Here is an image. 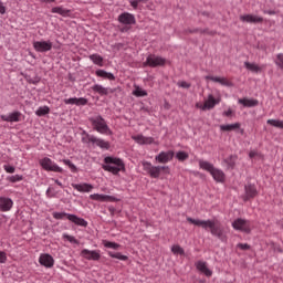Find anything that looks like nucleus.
I'll list each match as a JSON object with an SVG mask.
<instances>
[{
	"label": "nucleus",
	"instance_id": "obj_1",
	"mask_svg": "<svg viewBox=\"0 0 283 283\" xmlns=\"http://www.w3.org/2000/svg\"><path fill=\"white\" fill-rule=\"evenodd\" d=\"M187 222L195 224V227H201V229H205L206 231L207 229H210L211 235H214L221 240V242H227V233L218 220H200L187 217Z\"/></svg>",
	"mask_w": 283,
	"mask_h": 283
},
{
	"label": "nucleus",
	"instance_id": "obj_2",
	"mask_svg": "<svg viewBox=\"0 0 283 283\" xmlns=\"http://www.w3.org/2000/svg\"><path fill=\"white\" fill-rule=\"evenodd\" d=\"M199 167L203 170V171H208V174H210V176H212L213 180H216V182H224L227 176L224 175V171L216 168V166H213V164L205 160V159H199Z\"/></svg>",
	"mask_w": 283,
	"mask_h": 283
},
{
	"label": "nucleus",
	"instance_id": "obj_3",
	"mask_svg": "<svg viewBox=\"0 0 283 283\" xmlns=\"http://www.w3.org/2000/svg\"><path fill=\"white\" fill-rule=\"evenodd\" d=\"M104 163L102 169L109 171L114 176L118 175L119 171H125V163H123L120 158L105 157Z\"/></svg>",
	"mask_w": 283,
	"mask_h": 283
},
{
	"label": "nucleus",
	"instance_id": "obj_4",
	"mask_svg": "<svg viewBox=\"0 0 283 283\" xmlns=\"http://www.w3.org/2000/svg\"><path fill=\"white\" fill-rule=\"evenodd\" d=\"M143 168L150 178H160V174H169V166H154L149 161H144Z\"/></svg>",
	"mask_w": 283,
	"mask_h": 283
},
{
	"label": "nucleus",
	"instance_id": "obj_5",
	"mask_svg": "<svg viewBox=\"0 0 283 283\" xmlns=\"http://www.w3.org/2000/svg\"><path fill=\"white\" fill-rule=\"evenodd\" d=\"M53 218L55 220H69L70 222H73V224H76V227H87V221L85 219L76 216V214H70L66 212H53Z\"/></svg>",
	"mask_w": 283,
	"mask_h": 283
},
{
	"label": "nucleus",
	"instance_id": "obj_6",
	"mask_svg": "<svg viewBox=\"0 0 283 283\" xmlns=\"http://www.w3.org/2000/svg\"><path fill=\"white\" fill-rule=\"evenodd\" d=\"M117 21L122 23L120 32H129L132 25L136 24V17L129 12H124L118 15Z\"/></svg>",
	"mask_w": 283,
	"mask_h": 283
},
{
	"label": "nucleus",
	"instance_id": "obj_7",
	"mask_svg": "<svg viewBox=\"0 0 283 283\" xmlns=\"http://www.w3.org/2000/svg\"><path fill=\"white\" fill-rule=\"evenodd\" d=\"M91 123L93 125V129H95V132H98V134L112 136V129H109V126H107V122H105V118H103L102 116L92 118Z\"/></svg>",
	"mask_w": 283,
	"mask_h": 283
},
{
	"label": "nucleus",
	"instance_id": "obj_8",
	"mask_svg": "<svg viewBox=\"0 0 283 283\" xmlns=\"http://www.w3.org/2000/svg\"><path fill=\"white\" fill-rule=\"evenodd\" d=\"M40 166L44 171H54V174H63V168H61L56 163H54L49 157L40 159Z\"/></svg>",
	"mask_w": 283,
	"mask_h": 283
},
{
	"label": "nucleus",
	"instance_id": "obj_9",
	"mask_svg": "<svg viewBox=\"0 0 283 283\" xmlns=\"http://www.w3.org/2000/svg\"><path fill=\"white\" fill-rule=\"evenodd\" d=\"M166 63V59L155 54H149L143 65L144 67H163Z\"/></svg>",
	"mask_w": 283,
	"mask_h": 283
},
{
	"label": "nucleus",
	"instance_id": "obj_10",
	"mask_svg": "<svg viewBox=\"0 0 283 283\" xmlns=\"http://www.w3.org/2000/svg\"><path fill=\"white\" fill-rule=\"evenodd\" d=\"M232 228L235 231H241L242 233H251V221L239 218L232 222Z\"/></svg>",
	"mask_w": 283,
	"mask_h": 283
},
{
	"label": "nucleus",
	"instance_id": "obj_11",
	"mask_svg": "<svg viewBox=\"0 0 283 283\" xmlns=\"http://www.w3.org/2000/svg\"><path fill=\"white\" fill-rule=\"evenodd\" d=\"M174 156H176L174 150L161 151L155 157V160L160 165H167V163H171V160H174Z\"/></svg>",
	"mask_w": 283,
	"mask_h": 283
},
{
	"label": "nucleus",
	"instance_id": "obj_12",
	"mask_svg": "<svg viewBox=\"0 0 283 283\" xmlns=\"http://www.w3.org/2000/svg\"><path fill=\"white\" fill-rule=\"evenodd\" d=\"M33 49L35 52H50L52 50V41H35L33 42Z\"/></svg>",
	"mask_w": 283,
	"mask_h": 283
},
{
	"label": "nucleus",
	"instance_id": "obj_13",
	"mask_svg": "<svg viewBox=\"0 0 283 283\" xmlns=\"http://www.w3.org/2000/svg\"><path fill=\"white\" fill-rule=\"evenodd\" d=\"M91 200H96L97 202H118V198L112 197L109 195H98V193H93L90 195Z\"/></svg>",
	"mask_w": 283,
	"mask_h": 283
},
{
	"label": "nucleus",
	"instance_id": "obj_14",
	"mask_svg": "<svg viewBox=\"0 0 283 283\" xmlns=\"http://www.w3.org/2000/svg\"><path fill=\"white\" fill-rule=\"evenodd\" d=\"M88 143H92L93 145H96L101 149H109V142H105L104 139L97 138L94 135H87Z\"/></svg>",
	"mask_w": 283,
	"mask_h": 283
},
{
	"label": "nucleus",
	"instance_id": "obj_15",
	"mask_svg": "<svg viewBox=\"0 0 283 283\" xmlns=\"http://www.w3.org/2000/svg\"><path fill=\"white\" fill-rule=\"evenodd\" d=\"M39 263L45 269H52L54 266V258L51 254L42 253L40 254Z\"/></svg>",
	"mask_w": 283,
	"mask_h": 283
},
{
	"label": "nucleus",
	"instance_id": "obj_16",
	"mask_svg": "<svg viewBox=\"0 0 283 283\" xmlns=\"http://www.w3.org/2000/svg\"><path fill=\"white\" fill-rule=\"evenodd\" d=\"M21 116H22L21 112L17 111L8 115H1L0 118L6 123H19L21 122Z\"/></svg>",
	"mask_w": 283,
	"mask_h": 283
},
{
	"label": "nucleus",
	"instance_id": "obj_17",
	"mask_svg": "<svg viewBox=\"0 0 283 283\" xmlns=\"http://www.w3.org/2000/svg\"><path fill=\"white\" fill-rule=\"evenodd\" d=\"M240 21L243 23H262L264 21V18L253 14H244L240 15Z\"/></svg>",
	"mask_w": 283,
	"mask_h": 283
},
{
	"label": "nucleus",
	"instance_id": "obj_18",
	"mask_svg": "<svg viewBox=\"0 0 283 283\" xmlns=\"http://www.w3.org/2000/svg\"><path fill=\"white\" fill-rule=\"evenodd\" d=\"M93 92L99 94V96H108V94H114V88L104 87L103 85L95 84L92 86Z\"/></svg>",
	"mask_w": 283,
	"mask_h": 283
},
{
	"label": "nucleus",
	"instance_id": "obj_19",
	"mask_svg": "<svg viewBox=\"0 0 283 283\" xmlns=\"http://www.w3.org/2000/svg\"><path fill=\"white\" fill-rule=\"evenodd\" d=\"M245 196L243 197L244 202L251 200V198H255L258 196V188L254 185H247L245 186Z\"/></svg>",
	"mask_w": 283,
	"mask_h": 283
},
{
	"label": "nucleus",
	"instance_id": "obj_20",
	"mask_svg": "<svg viewBox=\"0 0 283 283\" xmlns=\"http://www.w3.org/2000/svg\"><path fill=\"white\" fill-rule=\"evenodd\" d=\"M196 268H197V271H200V273H203L206 277H211V275H213V272L209 270V268L207 266V262L205 261H198L196 263Z\"/></svg>",
	"mask_w": 283,
	"mask_h": 283
},
{
	"label": "nucleus",
	"instance_id": "obj_21",
	"mask_svg": "<svg viewBox=\"0 0 283 283\" xmlns=\"http://www.w3.org/2000/svg\"><path fill=\"white\" fill-rule=\"evenodd\" d=\"M72 187L81 193H90V191L94 189V186H92L91 184H72Z\"/></svg>",
	"mask_w": 283,
	"mask_h": 283
},
{
	"label": "nucleus",
	"instance_id": "obj_22",
	"mask_svg": "<svg viewBox=\"0 0 283 283\" xmlns=\"http://www.w3.org/2000/svg\"><path fill=\"white\" fill-rule=\"evenodd\" d=\"M206 81H212L213 83H219L220 85H224L226 87H231V82L226 77L211 76L207 75Z\"/></svg>",
	"mask_w": 283,
	"mask_h": 283
},
{
	"label": "nucleus",
	"instance_id": "obj_23",
	"mask_svg": "<svg viewBox=\"0 0 283 283\" xmlns=\"http://www.w3.org/2000/svg\"><path fill=\"white\" fill-rule=\"evenodd\" d=\"M132 138L138 145H151L154 143V137H145L143 135H134Z\"/></svg>",
	"mask_w": 283,
	"mask_h": 283
},
{
	"label": "nucleus",
	"instance_id": "obj_24",
	"mask_svg": "<svg viewBox=\"0 0 283 283\" xmlns=\"http://www.w3.org/2000/svg\"><path fill=\"white\" fill-rule=\"evenodd\" d=\"M81 255H83L85 260H101V254L97 251L84 249L82 250Z\"/></svg>",
	"mask_w": 283,
	"mask_h": 283
},
{
	"label": "nucleus",
	"instance_id": "obj_25",
	"mask_svg": "<svg viewBox=\"0 0 283 283\" xmlns=\"http://www.w3.org/2000/svg\"><path fill=\"white\" fill-rule=\"evenodd\" d=\"M220 103V99H216L211 94L208 96V99L205 101L202 109H213L216 105Z\"/></svg>",
	"mask_w": 283,
	"mask_h": 283
},
{
	"label": "nucleus",
	"instance_id": "obj_26",
	"mask_svg": "<svg viewBox=\"0 0 283 283\" xmlns=\"http://www.w3.org/2000/svg\"><path fill=\"white\" fill-rule=\"evenodd\" d=\"M12 199L1 197L0 198V211H10L12 209Z\"/></svg>",
	"mask_w": 283,
	"mask_h": 283
},
{
	"label": "nucleus",
	"instance_id": "obj_27",
	"mask_svg": "<svg viewBox=\"0 0 283 283\" xmlns=\"http://www.w3.org/2000/svg\"><path fill=\"white\" fill-rule=\"evenodd\" d=\"M239 103L244 107H258V105L260 104L258 99H249V98H240Z\"/></svg>",
	"mask_w": 283,
	"mask_h": 283
},
{
	"label": "nucleus",
	"instance_id": "obj_28",
	"mask_svg": "<svg viewBox=\"0 0 283 283\" xmlns=\"http://www.w3.org/2000/svg\"><path fill=\"white\" fill-rule=\"evenodd\" d=\"M240 127H241L240 123L220 125L221 132H235L240 129Z\"/></svg>",
	"mask_w": 283,
	"mask_h": 283
},
{
	"label": "nucleus",
	"instance_id": "obj_29",
	"mask_svg": "<svg viewBox=\"0 0 283 283\" xmlns=\"http://www.w3.org/2000/svg\"><path fill=\"white\" fill-rule=\"evenodd\" d=\"M51 12L53 14H60L61 17H70V10L63 7H54L52 8Z\"/></svg>",
	"mask_w": 283,
	"mask_h": 283
},
{
	"label": "nucleus",
	"instance_id": "obj_30",
	"mask_svg": "<svg viewBox=\"0 0 283 283\" xmlns=\"http://www.w3.org/2000/svg\"><path fill=\"white\" fill-rule=\"evenodd\" d=\"M96 76H99L101 78H108V81H115V76L112 73H108L107 71L104 70H97L95 72Z\"/></svg>",
	"mask_w": 283,
	"mask_h": 283
},
{
	"label": "nucleus",
	"instance_id": "obj_31",
	"mask_svg": "<svg viewBox=\"0 0 283 283\" xmlns=\"http://www.w3.org/2000/svg\"><path fill=\"white\" fill-rule=\"evenodd\" d=\"M244 66L247 67V70H249L250 72H254L255 74H258V72H262V67H260L255 63L244 62Z\"/></svg>",
	"mask_w": 283,
	"mask_h": 283
},
{
	"label": "nucleus",
	"instance_id": "obj_32",
	"mask_svg": "<svg viewBox=\"0 0 283 283\" xmlns=\"http://www.w3.org/2000/svg\"><path fill=\"white\" fill-rule=\"evenodd\" d=\"M235 160H238V157L231 155L230 157L226 158L223 163L227 165L228 169H233L235 167Z\"/></svg>",
	"mask_w": 283,
	"mask_h": 283
},
{
	"label": "nucleus",
	"instance_id": "obj_33",
	"mask_svg": "<svg viewBox=\"0 0 283 283\" xmlns=\"http://www.w3.org/2000/svg\"><path fill=\"white\" fill-rule=\"evenodd\" d=\"M90 59L95 65L103 67V56H101L99 54H92L90 55Z\"/></svg>",
	"mask_w": 283,
	"mask_h": 283
},
{
	"label": "nucleus",
	"instance_id": "obj_34",
	"mask_svg": "<svg viewBox=\"0 0 283 283\" xmlns=\"http://www.w3.org/2000/svg\"><path fill=\"white\" fill-rule=\"evenodd\" d=\"M176 158L179 163H185V160L189 159V153L180 150L176 154Z\"/></svg>",
	"mask_w": 283,
	"mask_h": 283
},
{
	"label": "nucleus",
	"instance_id": "obj_35",
	"mask_svg": "<svg viewBox=\"0 0 283 283\" xmlns=\"http://www.w3.org/2000/svg\"><path fill=\"white\" fill-rule=\"evenodd\" d=\"M35 114L38 116H48L50 114V107L49 106H41L36 109Z\"/></svg>",
	"mask_w": 283,
	"mask_h": 283
},
{
	"label": "nucleus",
	"instance_id": "obj_36",
	"mask_svg": "<svg viewBox=\"0 0 283 283\" xmlns=\"http://www.w3.org/2000/svg\"><path fill=\"white\" fill-rule=\"evenodd\" d=\"M268 125L277 127V129H283V120L280 119H268Z\"/></svg>",
	"mask_w": 283,
	"mask_h": 283
},
{
	"label": "nucleus",
	"instance_id": "obj_37",
	"mask_svg": "<svg viewBox=\"0 0 283 283\" xmlns=\"http://www.w3.org/2000/svg\"><path fill=\"white\" fill-rule=\"evenodd\" d=\"M171 253H174V255H185V249L178 244H175L171 247Z\"/></svg>",
	"mask_w": 283,
	"mask_h": 283
},
{
	"label": "nucleus",
	"instance_id": "obj_38",
	"mask_svg": "<svg viewBox=\"0 0 283 283\" xmlns=\"http://www.w3.org/2000/svg\"><path fill=\"white\" fill-rule=\"evenodd\" d=\"M109 258H115V260H122L123 262H126L128 260L127 255H124L119 252H108Z\"/></svg>",
	"mask_w": 283,
	"mask_h": 283
},
{
	"label": "nucleus",
	"instance_id": "obj_39",
	"mask_svg": "<svg viewBox=\"0 0 283 283\" xmlns=\"http://www.w3.org/2000/svg\"><path fill=\"white\" fill-rule=\"evenodd\" d=\"M103 244H104V247L106 249H114L115 251L120 247L118 243L112 242V241H107V240H104Z\"/></svg>",
	"mask_w": 283,
	"mask_h": 283
},
{
	"label": "nucleus",
	"instance_id": "obj_40",
	"mask_svg": "<svg viewBox=\"0 0 283 283\" xmlns=\"http://www.w3.org/2000/svg\"><path fill=\"white\" fill-rule=\"evenodd\" d=\"M276 66L283 72V53H279L274 60Z\"/></svg>",
	"mask_w": 283,
	"mask_h": 283
},
{
	"label": "nucleus",
	"instance_id": "obj_41",
	"mask_svg": "<svg viewBox=\"0 0 283 283\" xmlns=\"http://www.w3.org/2000/svg\"><path fill=\"white\" fill-rule=\"evenodd\" d=\"M134 96L143 97L147 96V91L140 88V86H135V92H133Z\"/></svg>",
	"mask_w": 283,
	"mask_h": 283
},
{
	"label": "nucleus",
	"instance_id": "obj_42",
	"mask_svg": "<svg viewBox=\"0 0 283 283\" xmlns=\"http://www.w3.org/2000/svg\"><path fill=\"white\" fill-rule=\"evenodd\" d=\"M62 163H64L66 165V167H69L73 174H76V171H77L76 165H74L70 159H64V160H62Z\"/></svg>",
	"mask_w": 283,
	"mask_h": 283
},
{
	"label": "nucleus",
	"instance_id": "obj_43",
	"mask_svg": "<svg viewBox=\"0 0 283 283\" xmlns=\"http://www.w3.org/2000/svg\"><path fill=\"white\" fill-rule=\"evenodd\" d=\"M7 180H9V182H21V180H23V176L21 175L10 176L7 178Z\"/></svg>",
	"mask_w": 283,
	"mask_h": 283
},
{
	"label": "nucleus",
	"instance_id": "obj_44",
	"mask_svg": "<svg viewBox=\"0 0 283 283\" xmlns=\"http://www.w3.org/2000/svg\"><path fill=\"white\" fill-rule=\"evenodd\" d=\"M63 239L71 242V244H78V240L70 234H63Z\"/></svg>",
	"mask_w": 283,
	"mask_h": 283
},
{
	"label": "nucleus",
	"instance_id": "obj_45",
	"mask_svg": "<svg viewBox=\"0 0 283 283\" xmlns=\"http://www.w3.org/2000/svg\"><path fill=\"white\" fill-rule=\"evenodd\" d=\"M76 105H77V107L87 105V98H85V97H77Z\"/></svg>",
	"mask_w": 283,
	"mask_h": 283
},
{
	"label": "nucleus",
	"instance_id": "obj_46",
	"mask_svg": "<svg viewBox=\"0 0 283 283\" xmlns=\"http://www.w3.org/2000/svg\"><path fill=\"white\" fill-rule=\"evenodd\" d=\"M177 85L178 87H182L184 90H189V87H191V84L186 81L178 82Z\"/></svg>",
	"mask_w": 283,
	"mask_h": 283
},
{
	"label": "nucleus",
	"instance_id": "obj_47",
	"mask_svg": "<svg viewBox=\"0 0 283 283\" xmlns=\"http://www.w3.org/2000/svg\"><path fill=\"white\" fill-rule=\"evenodd\" d=\"M64 103H65V105H76L77 97L66 98V99H64Z\"/></svg>",
	"mask_w": 283,
	"mask_h": 283
},
{
	"label": "nucleus",
	"instance_id": "obj_48",
	"mask_svg": "<svg viewBox=\"0 0 283 283\" xmlns=\"http://www.w3.org/2000/svg\"><path fill=\"white\" fill-rule=\"evenodd\" d=\"M3 169H4V171H7V174H14V171H15L14 166H10V165H4Z\"/></svg>",
	"mask_w": 283,
	"mask_h": 283
},
{
	"label": "nucleus",
	"instance_id": "obj_49",
	"mask_svg": "<svg viewBox=\"0 0 283 283\" xmlns=\"http://www.w3.org/2000/svg\"><path fill=\"white\" fill-rule=\"evenodd\" d=\"M238 249H241V251H249V249H251V245H249L248 243H239Z\"/></svg>",
	"mask_w": 283,
	"mask_h": 283
},
{
	"label": "nucleus",
	"instance_id": "obj_50",
	"mask_svg": "<svg viewBox=\"0 0 283 283\" xmlns=\"http://www.w3.org/2000/svg\"><path fill=\"white\" fill-rule=\"evenodd\" d=\"M6 262H8V256L6 252L0 251V264H6Z\"/></svg>",
	"mask_w": 283,
	"mask_h": 283
},
{
	"label": "nucleus",
	"instance_id": "obj_51",
	"mask_svg": "<svg viewBox=\"0 0 283 283\" xmlns=\"http://www.w3.org/2000/svg\"><path fill=\"white\" fill-rule=\"evenodd\" d=\"M129 3H130V6H132V8L134 9V10H138V1H136V0H130L129 1Z\"/></svg>",
	"mask_w": 283,
	"mask_h": 283
},
{
	"label": "nucleus",
	"instance_id": "obj_52",
	"mask_svg": "<svg viewBox=\"0 0 283 283\" xmlns=\"http://www.w3.org/2000/svg\"><path fill=\"white\" fill-rule=\"evenodd\" d=\"M0 14H6V6L0 1Z\"/></svg>",
	"mask_w": 283,
	"mask_h": 283
},
{
	"label": "nucleus",
	"instance_id": "obj_53",
	"mask_svg": "<svg viewBox=\"0 0 283 283\" xmlns=\"http://www.w3.org/2000/svg\"><path fill=\"white\" fill-rule=\"evenodd\" d=\"M249 156H250V158H255L258 156V151L251 150Z\"/></svg>",
	"mask_w": 283,
	"mask_h": 283
},
{
	"label": "nucleus",
	"instance_id": "obj_54",
	"mask_svg": "<svg viewBox=\"0 0 283 283\" xmlns=\"http://www.w3.org/2000/svg\"><path fill=\"white\" fill-rule=\"evenodd\" d=\"M224 116H231V114H233V111H231V108L230 109H228V111H226L224 113Z\"/></svg>",
	"mask_w": 283,
	"mask_h": 283
},
{
	"label": "nucleus",
	"instance_id": "obj_55",
	"mask_svg": "<svg viewBox=\"0 0 283 283\" xmlns=\"http://www.w3.org/2000/svg\"><path fill=\"white\" fill-rule=\"evenodd\" d=\"M55 185H57L59 187H63V184L59 180V179H52Z\"/></svg>",
	"mask_w": 283,
	"mask_h": 283
},
{
	"label": "nucleus",
	"instance_id": "obj_56",
	"mask_svg": "<svg viewBox=\"0 0 283 283\" xmlns=\"http://www.w3.org/2000/svg\"><path fill=\"white\" fill-rule=\"evenodd\" d=\"M42 1V3H54V1H56V0H41Z\"/></svg>",
	"mask_w": 283,
	"mask_h": 283
},
{
	"label": "nucleus",
	"instance_id": "obj_57",
	"mask_svg": "<svg viewBox=\"0 0 283 283\" xmlns=\"http://www.w3.org/2000/svg\"><path fill=\"white\" fill-rule=\"evenodd\" d=\"M203 106H205V104H200V103L196 104V107H198L199 109H202Z\"/></svg>",
	"mask_w": 283,
	"mask_h": 283
},
{
	"label": "nucleus",
	"instance_id": "obj_58",
	"mask_svg": "<svg viewBox=\"0 0 283 283\" xmlns=\"http://www.w3.org/2000/svg\"><path fill=\"white\" fill-rule=\"evenodd\" d=\"M191 32H201V33H203V34H206L207 33V31H202V30H199V29H196L195 31H191Z\"/></svg>",
	"mask_w": 283,
	"mask_h": 283
},
{
	"label": "nucleus",
	"instance_id": "obj_59",
	"mask_svg": "<svg viewBox=\"0 0 283 283\" xmlns=\"http://www.w3.org/2000/svg\"><path fill=\"white\" fill-rule=\"evenodd\" d=\"M50 191H51V188H49L48 190H46V196L50 198Z\"/></svg>",
	"mask_w": 283,
	"mask_h": 283
},
{
	"label": "nucleus",
	"instance_id": "obj_60",
	"mask_svg": "<svg viewBox=\"0 0 283 283\" xmlns=\"http://www.w3.org/2000/svg\"><path fill=\"white\" fill-rule=\"evenodd\" d=\"M268 14H275V11H269Z\"/></svg>",
	"mask_w": 283,
	"mask_h": 283
},
{
	"label": "nucleus",
	"instance_id": "obj_61",
	"mask_svg": "<svg viewBox=\"0 0 283 283\" xmlns=\"http://www.w3.org/2000/svg\"><path fill=\"white\" fill-rule=\"evenodd\" d=\"M109 211H114L113 209H109Z\"/></svg>",
	"mask_w": 283,
	"mask_h": 283
},
{
	"label": "nucleus",
	"instance_id": "obj_62",
	"mask_svg": "<svg viewBox=\"0 0 283 283\" xmlns=\"http://www.w3.org/2000/svg\"><path fill=\"white\" fill-rule=\"evenodd\" d=\"M210 34H213V32H210Z\"/></svg>",
	"mask_w": 283,
	"mask_h": 283
}]
</instances>
